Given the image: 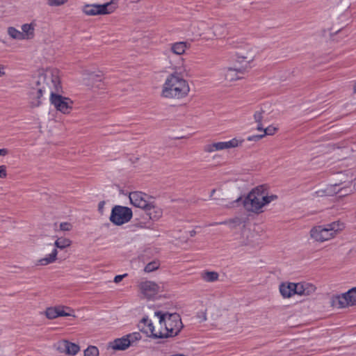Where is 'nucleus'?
I'll return each instance as SVG.
<instances>
[{
    "mask_svg": "<svg viewBox=\"0 0 356 356\" xmlns=\"http://www.w3.org/2000/svg\"><path fill=\"white\" fill-rule=\"evenodd\" d=\"M155 316L159 318L160 325L165 327L164 332L159 331L158 335H154L156 337L164 339L175 337L184 327L180 315L176 312L169 313L157 311L155 312Z\"/></svg>",
    "mask_w": 356,
    "mask_h": 356,
    "instance_id": "f257e3e1",
    "label": "nucleus"
},
{
    "mask_svg": "<svg viewBox=\"0 0 356 356\" xmlns=\"http://www.w3.org/2000/svg\"><path fill=\"white\" fill-rule=\"evenodd\" d=\"M188 82L177 74H171L168 76L162 90V96L165 98L181 99L189 92Z\"/></svg>",
    "mask_w": 356,
    "mask_h": 356,
    "instance_id": "f03ea898",
    "label": "nucleus"
},
{
    "mask_svg": "<svg viewBox=\"0 0 356 356\" xmlns=\"http://www.w3.org/2000/svg\"><path fill=\"white\" fill-rule=\"evenodd\" d=\"M262 186H258L251 190L249 193L243 197L242 196L237 197L227 205L228 207H235L243 205L244 209L254 213L262 212L261 209L264 206L261 198Z\"/></svg>",
    "mask_w": 356,
    "mask_h": 356,
    "instance_id": "7ed1b4c3",
    "label": "nucleus"
},
{
    "mask_svg": "<svg viewBox=\"0 0 356 356\" xmlns=\"http://www.w3.org/2000/svg\"><path fill=\"white\" fill-rule=\"evenodd\" d=\"M252 59H248L246 56H238L236 63L234 67L225 69V78L228 81H233L242 78L241 75L245 73L250 67V63Z\"/></svg>",
    "mask_w": 356,
    "mask_h": 356,
    "instance_id": "20e7f679",
    "label": "nucleus"
},
{
    "mask_svg": "<svg viewBox=\"0 0 356 356\" xmlns=\"http://www.w3.org/2000/svg\"><path fill=\"white\" fill-rule=\"evenodd\" d=\"M47 79L48 76L47 75H40L38 78V80L35 81L37 100L33 101L31 102L32 107H38L41 104L40 99L42 96L43 92H44L48 88V83H46ZM49 79L51 80V83H53L55 90L58 92L59 89L61 88L59 78L57 76H54L51 74ZM33 89H35V88H33Z\"/></svg>",
    "mask_w": 356,
    "mask_h": 356,
    "instance_id": "39448f33",
    "label": "nucleus"
},
{
    "mask_svg": "<svg viewBox=\"0 0 356 356\" xmlns=\"http://www.w3.org/2000/svg\"><path fill=\"white\" fill-rule=\"evenodd\" d=\"M132 216L133 212L130 208L115 205L111 210L109 220L113 224L120 226L129 222Z\"/></svg>",
    "mask_w": 356,
    "mask_h": 356,
    "instance_id": "423d86ee",
    "label": "nucleus"
},
{
    "mask_svg": "<svg viewBox=\"0 0 356 356\" xmlns=\"http://www.w3.org/2000/svg\"><path fill=\"white\" fill-rule=\"evenodd\" d=\"M331 305L337 308H344L348 305H356V287H353L341 295L333 296Z\"/></svg>",
    "mask_w": 356,
    "mask_h": 356,
    "instance_id": "0eeeda50",
    "label": "nucleus"
},
{
    "mask_svg": "<svg viewBox=\"0 0 356 356\" xmlns=\"http://www.w3.org/2000/svg\"><path fill=\"white\" fill-rule=\"evenodd\" d=\"M50 102L57 111H59L64 114L70 113L72 108L73 102L70 99L65 97L59 94H56L52 91L50 94Z\"/></svg>",
    "mask_w": 356,
    "mask_h": 356,
    "instance_id": "6e6552de",
    "label": "nucleus"
},
{
    "mask_svg": "<svg viewBox=\"0 0 356 356\" xmlns=\"http://www.w3.org/2000/svg\"><path fill=\"white\" fill-rule=\"evenodd\" d=\"M115 7L111 2L104 4H86L83 7V12L86 15H106L113 13Z\"/></svg>",
    "mask_w": 356,
    "mask_h": 356,
    "instance_id": "1a4fd4ad",
    "label": "nucleus"
},
{
    "mask_svg": "<svg viewBox=\"0 0 356 356\" xmlns=\"http://www.w3.org/2000/svg\"><path fill=\"white\" fill-rule=\"evenodd\" d=\"M146 196L147 195L145 193L139 191H134L129 193V197L131 204L133 206L140 208L145 211V209H149V208L152 207L151 206V202H149L145 199Z\"/></svg>",
    "mask_w": 356,
    "mask_h": 356,
    "instance_id": "9d476101",
    "label": "nucleus"
},
{
    "mask_svg": "<svg viewBox=\"0 0 356 356\" xmlns=\"http://www.w3.org/2000/svg\"><path fill=\"white\" fill-rule=\"evenodd\" d=\"M312 238L315 239L316 241L323 242L333 238L331 234L330 229L323 227L322 226H318L314 227L310 231Z\"/></svg>",
    "mask_w": 356,
    "mask_h": 356,
    "instance_id": "9b49d317",
    "label": "nucleus"
},
{
    "mask_svg": "<svg viewBox=\"0 0 356 356\" xmlns=\"http://www.w3.org/2000/svg\"><path fill=\"white\" fill-rule=\"evenodd\" d=\"M142 293L147 298H153L159 291V286L155 282L145 281L140 284Z\"/></svg>",
    "mask_w": 356,
    "mask_h": 356,
    "instance_id": "f8f14e48",
    "label": "nucleus"
},
{
    "mask_svg": "<svg viewBox=\"0 0 356 356\" xmlns=\"http://www.w3.org/2000/svg\"><path fill=\"white\" fill-rule=\"evenodd\" d=\"M140 331L145 333L148 337L154 339H161L160 337H156L154 335H158V332H155L154 327L152 321L147 318L144 317L140 321L138 324Z\"/></svg>",
    "mask_w": 356,
    "mask_h": 356,
    "instance_id": "ddd939ff",
    "label": "nucleus"
},
{
    "mask_svg": "<svg viewBox=\"0 0 356 356\" xmlns=\"http://www.w3.org/2000/svg\"><path fill=\"white\" fill-rule=\"evenodd\" d=\"M127 339L125 336L122 338L115 339L113 341L110 343V346L118 350H124L130 346V341Z\"/></svg>",
    "mask_w": 356,
    "mask_h": 356,
    "instance_id": "4468645a",
    "label": "nucleus"
},
{
    "mask_svg": "<svg viewBox=\"0 0 356 356\" xmlns=\"http://www.w3.org/2000/svg\"><path fill=\"white\" fill-rule=\"evenodd\" d=\"M295 289L296 286H294V283L293 282L282 283L280 286V293L284 298H290L293 295H295Z\"/></svg>",
    "mask_w": 356,
    "mask_h": 356,
    "instance_id": "2eb2a0df",
    "label": "nucleus"
},
{
    "mask_svg": "<svg viewBox=\"0 0 356 356\" xmlns=\"http://www.w3.org/2000/svg\"><path fill=\"white\" fill-rule=\"evenodd\" d=\"M152 207L149 209H145V213L152 220H157L162 216V210L158 207H156L152 203H151Z\"/></svg>",
    "mask_w": 356,
    "mask_h": 356,
    "instance_id": "dca6fc26",
    "label": "nucleus"
},
{
    "mask_svg": "<svg viewBox=\"0 0 356 356\" xmlns=\"http://www.w3.org/2000/svg\"><path fill=\"white\" fill-rule=\"evenodd\" d=\"M58 251L56 248H54L51 252L47 257L38 260L36 265L46 266L52 264L57 259Z\"/></svg>",
    "mask_w": 356,
    "mask_h": 356,
    "instance_id": "f3484780",
    "label": "nucleus"
},
{
    "mask_svg": "<svg viewBox=\"0 0 356 356\" xmlns=\"http://www.w3.org/2000/svg\"><path fill=\"white\" fill-rule=\"evenodd\" d=\"M342 184V182L335 183L332 185L327 186L326 188L323 190H319L316 192L317 196L323 197V196H332L335 195V188L339 187Z\"/></svg>",
    "mask_w": 356,
    "mask_h": 356,
    "instance_id": "a211bd4d",
    "label": "nucleus"
},
{
    "mask_svg": "<svg viewBox=\"0 0 356 356\" xmlns=\"http://www.w3.org/2000/svg\"><path fill=\"white\" fill-rule=\"evenodd\" d=\"M187 48L186 42H179L172 44L169 51L176 55L183 54Z\"/></svg>",
    "mask_w": 356,
    "mask_h": 356,
    "instance_id": "6ab92c4d",
    "label": "nucleus"
},
{
    "mask_svg": "<svg viewBox=\"0 0 356 356\" xmlns=\"http://www.w3.org/2000/svg\"><path fill=\"white\" fill-rule=\"evenodd\" d=\"M225 149V142H218L209 144L204 147V151L207 152H212L214 151H218Z\"/></svg>",
    "mask_w": 356,
    "mask_h": 356,
    "instance_id": "aec40b11",
    "label": "nucleus"
},
{
    "mask_svg": "<svg viewBox=\"0 0 356 356\" xmlns=\"http://www.w3.org/2000/svg\"><path fill=\"white\" fill-rule=\"evenodd\" d=\"M72 244V241L69 238L64 237H59L54 243L55 248L63 250L65 248L70 247Z\"/></svg>",
    "mask_w": 356,
    "mask_h": 356,
    "instance_id": "412c9836",
    "label": "nucleus"
},
{
    "mask_svg": "<svg viewBox=\"0 0 356 356\" xmlns=\"http://www.w3.org/2000/svg\"><path fill=\"white\" fill-rule=\"evenodd\" d=\"M261 186H262V196H261V198H262V200H263L264 206L268 204H269L272 201L275 200L277 199V195H268V192H267L266 187L264 185H261Z\"/></svg>",
    "mask_w": 356,
    "mask_h": 356,
    "instance_id": "4be33fe9",
    "label": "nucleus"
},
{
    "mask_svg": "<svg viewBox=\"0 0 356 356\" xmlns=\"http://www.w3.org/2000/svg\"><path fill=\"white\" fill-rule=\"evenodd\" d=\"M22 30L24 34L26 33V38L31 39L34 36V27L32 24H24L22 26Z\"/></svg>",
    "mask_w": 356,
    "mask_h": 356,
    "instance_id": "5701e85b",
    "label": "nucleus"
},
{
    "mask_svg": "<svg viewBox=\"0 0 356 356\" xmlns=\"http://www.w3.org/2000/svg\"><path fill=\"white\" fill-rule=\"evenodd\" d=\"M353 193V189L350 186H345L339 188H337V187L335 188V195L339 194V197H345Z\"/></svg>",
    "mask_w": 356,
    "mask_h": 356,
    "instance_id": "b1692460",
    "label": "nucleus"
},
{
    "mask_svg": "<svg viewBox=\"0 0 356 356\" xmlns=\"http://www.w3.org/2000/svg\"><path fill=\"white\" fill-rule=\"evenodd\" d=\"M8 33L13 39L23 40L25 38L23 33L12 26L8 29Z\"/></svg>",
    "mask_w": 356,
    "mask_h": 356,
    "instance_id": "393cba45",
    "label": "nucleus"
},
{
    "mask_svg": "<svg viewBox=\"0 0 356 356\" xmlns=\"http://www.w3.org/2000/svg\"><path fill=\"white\" fill-rule=\"evenodd\" d=\"M219 275L215 271H206L202 274V278L207 282H214L218 280Z\"/></svg>",
    "mask_w": 356,
    "mask_h": 356,
    "instance_id": "a878e982",
    "label": "nucleus"
},
{
    "mask_svg": "<svg viewBox=\"0 0 356 356\" xmlns=\"http://www.w3.org/2000/svg\"><path fill=\"white\" fill-rule=\"evenodd\" d=\"M264 113V111L263 109H261L259 111H256L254 114V121L257 123V129L259 131L263 130V125L261 124V121L263 119V113Z\"/></svg>",
    "mask_w": 356,
    "mask_h": 356,
    "instance_id": "bb28decb",
    "label": "nucleus"
},
{
    "mask_svg": "<svg viewBox=\"0 0 356 356\" xmlns=\"http://www.w3.org/2000/svg\"><path fill=\"white\" fill-rule=\"evenodd\" d=\"M54 347L56 348V350L59 353H65L67 355V347H68V341H67V340L60 341L54 345Z\"/></svg>",
    "mask_w": 356,
    "mask_h": 356,
    "instance_id": "cd10ccee",
    "label": "nucleus"
},
{
    "mask_svg": "<svg viewBox=\"0 0 356 356\" xmlns=\"http://www.w3.org/2000/svg\"><path fill=\"white\" fill-rule=\"evenodd\" d=\"M45 316L49 319H54L58 318V307L47 308L45 311Z\"/></svg>",
    "mask_w": 356,
    "mask_h": 356,
    "instance_id": "c85d7f7f",
    "label": "nucleus"
},
{
    "mask_svg": "<svg viewBox=\"0 0 356 356\" xmlns=\"http://www.w3.org/2000/svg\"><path fill=\"white\" fill-rule=\"evenodd\" d=\"M243 141H244V140H243V139L238 140L236 138H233V139L230 140L229 141L225 142V149L236 147L241 145Z\"/></svg>",
    "mask_w": 356,
    "mask_h": 356,
    "instance_id": "c756f323",
    "label": "nucleus"
},
{
    "mask_svg": "<svg viewBox=\"0 0 356 356\" xmlns=\"http://www.w3.org/2000/svg\"><path fill=\"white\" fill-rule=\"evenodd\" d=\"M80 350L79 346L68 341V347H67V353L69 355H76Z\"/></svg>",
    "mask_w": 356,
    "mask_h": 356,
    "instance_id": "7c9ffc66",
    "label": "nucleus"
},
{
    "mask_svg": "<svg viewBox=\"0 0 356 356\" xmlns=\"http://www.w3.org/2000/svg\"><path fill=\"white\" fill-rule=\"evenodd\" d=\"M159 267V263L156 261H153L148 263L145 266L144 270L146 273H150V272H152V271L158 269Z\"/></svg>",
    "mask_w": 356,
    "mask_h": 356,
    "instance_id": "2f4dec72",
    "label": "nucleus"
},
{
    "mask_svg": "<svg viewBox=\"0 0 356 356\" xmlns=\"http://www.w3.org/2000/svg\"><path fill=\"white\" fill-rule=\"evenodd\" d=\"M99 350L97 347L90 346L84 350V356H98Z\"/></svg>",
    "mask_w": 356,
    "mask_h": 356,
    "instance_id": "473e14b6",
    "label": "nucleus"
},
{
    "mask_svg": "<svg viewBox=\"0 0 356 356\" xmlns=\"http://www.w3.org/2000/svg\"><path fill=\"white\" fill-rule=\"evenodd\" d=\"M327 229H330L331 234L334 236L336 232L341 229V225L339 222H333L331 224L327 225Z\"/></svg>",
    "mask_w": 356,
    "mask_h": 356,
    "instance_id": "72a5a7b5",
    "label": "nucleus"
},
{
    "mask_svg": "<svg viewBox=\"0 0 356 356\" xmlns=\"http://www.w3.org/2000/svg\"><path fill=\"white\" fill-rule=\"evenodd\" d=\"M125 337L127 339H129V341H130V346L134 342H135L138 340H140L141 339V335L139 332H133L131 334L125 335Z\"/></svg>",
    "mask_w": 356,
    "mask_h": 356,
    "instance_id": "f704fd0d",
    "label": "nucleus"
},
{
    "mask_svg": "<svg viewBox=\"0 0 356 356\" xmlns=\"http://www.w3.org/2000/svg\"><path fill=\"white\" fill-rule=\"evenodd\" d=\"M65 309H67V310H70V308L68 307H64V306H58V317L59 316H74L75 317L74 315H72L69 312H66L65 311Z\"/></svg>",
    "mask_w": 356,
    "mask_h": 356,
    "instance_id": "c9c22d12",
    "label": "nucleus"
},
{
    "mask_svg": "<svg viewBox=\"0 0 356 356\" xmlns=\"http://www.w3.org/2000/svg\"><path fill=\"white\" fill-rule=\"evenodd\" d=\"M294 286H296V289L294 291H296V294L303 296L305 295V282L303 283H294Z\"/></svg>",
    "mask_w": 356,
    "mask_h": 356,
    "instance_id": "e433bc0d",
    "label": "nucleus"
},
{
    "mask_svg": "<svg viewBox=\"0 0 356 356\" xmlns=\"http://www.w3.org/2000/svg\"><path fill=\"white\" fill-rule=\"evenodd\" d=\"M316 286L310 283L305 282V296H309L316 291Z\"/></svg>",
    "mask_w": 356,
    "mask_h": 356,
    "instance_id": "4c0bfd02",
    "label": "nucleus"
},
{
    "mask_svg": "<svg viewBox=\"0 0 356 356\" xmlns=\"http://www.w3.org/2000/svg\"><path fill=\"white\" fill-rule=\"evenodd\" d=\"M67 1V0H47V3L50 6H59Z\"/></svg>",
    "mask_w": 356,
    "mask_h": 356,
    "instance_id": "58836bf2",
    "label": "nucleus"
},
{
    "mask_svg": "<svg viewBox=\"0 0 356 356\" xmlns=\"http://www.w3.org/2000/svg\"><path fill=\"white\" fill-rule=\"evenodd\" d=\"M102 76H103V74L102 72H99L97 74H96L95 72H92L90 74V79L93 81H101Z\"/></svg>",
    "mask_w": 356,
    "mask_h": 356,
    "instance_id": "ea45409f",
    "label": "nucleus"
},
{
    "mask_svg": "<svg viewBox=\"0 0 356 356\" xmlns=\"http://www.w3.org/2000/svg\"><path fill=\"white\" fill-rule=\"evenodd\" d=\"M264 131V134L266 135H270V136H272L273 135L275 131H277V128L274 127H272V126H269L268 127H266V129H264L263 128V130Z\"/></svg>",
    "mask_w": 356,
    "mask_h": 356,
    "instance_id": "a19ab883",
    "label": "nucleus"
},
{
    "mask_svg": "<svg viewBox=\"0 0 356 356\" xmlns=\"http://www.w3.org/2000/svg\"><path fill=\"white\" fill-rule=\"evenodd\" d=\"M72 228V225L67 222H61L60 224V230L61 231H70Z\"/></svg>",
    "mask_w": 356,
    "mask_h": 356,
    "instance_id": "79ce46f5",
    "label": "nucleus"
},
{
    "mask_svg": "<svg viewBox=\"0 0 356 356\" xmlns=\"http://www.w3.org/2000/svg\"><path fill=\"white\" fill-rule=\"evenodd\" d=\"M265 136V134H258V135H253L251 136H249L248 138V140L249 141H258L260 139H261L263 137Z\"/></svg>",
    "mask_w": 356,
    "mask_h": 356,
    "instance_id": "37998d69",
    "label": "nucleus"
},
{
    "mask_svg": "<svg viewBox=\"0 0 356 356\" xmlns=\"http://www.w3.org/2000/svg\"><path fill=\"white\" fill-rule=\"evenodd\" d=\"M7 176L6 166L0 165V178H6Z\"/></svg>",
    "mask_w": 356,
    "mask_h": 356,
    "instance_id": "c03bdc74",
    "label": "nucleus"
},
{
    "mask_svg": "<svg viewBox=\"0 0 356 356\" xmlns=\"http://www.w3.org/2000/svg\"><path fill=\"white\" fill-rule=\"evenodd\" d=\"M127 276V274L116 275L114 277V282L118 283L122 280V279Z\"/></svg>",
    "mask_w": 356,
    "mask_h": 356,
    "instance_id": "a18cd8bd",
    "label": "nucleus"
},
{
    "mask_svg": "<svg viewBox=\"0 0 356 356\" xmlns=\"http://www.w3.org/2000/svg\"><path fill=\"white\" fill-rule=\"evenodd\" d=\"M105 202L104 201H101L98 204V210L99 212L102 213Z\"/></svg>",
    "mask_w": 356,
    "mask_h": 356,
    "instance_id": "49530a36",
    "label": "nucleus"
},
{
    "mask_svg": "<svg viewBox=\"0 0 356 356\" xmlns=\"http://www.w3.org/2000/svg\"><path fill=\"white\" fill-rule=\"evenodd\" d=\"M8 154V150L7 149H0V156H6Z\"/></svg>",
    "mask_w": 356,
    "mask_h": 356,
    "instance_id": "de8ad7c7",
    "label": "nucleus"
},
{
    "mask_svg": "<svg viewBox=\"0 0 356 356\" xmlns=\"http://www.w3.org/2000/svg\"><path fill=\"white\" fill-rule=\"evenodd\" d=\"M195 234H196V232H195V230H191V231L190 232V236H191V237L195 236Z\"/></svg>",
    "mask_w": 356,
    "mask_h": 356,
    "instance_id": "09e8293b",
    "label": "nucleus"
},
{
    "mask_svg": "<svg viewBox=\"0 0 356 356\" xmlns=\"http://www.w3.org/2000/svg\"><path fill=\"white\" fill-rule=\"evenodd\" d=\"M3 69V67L2 65H0V70ZM5 74V72L3 71L0 70V77Z\"/></svg>",
    "mask_w": 356,
    "mask_h": 356,
    "instance_id": "8fccbe9b",
    "label": "nucleus"
},
{
    "mask_svg": "<svg viewBox=\"0 0 356 356\" xmlns=\"http://www.w3.org/2000/svg\"><path fill=\"white\" fill-rule=\"evenodd\" d=\"M218 28H219V26H218V25L213 26V29H214V33H216V32L218 31Z\"/></svg>",
    "mask_w": 356,
    "mask_h": 356,
    "instance_id": "3c124183",
    "label": "nucleus"
},
{
    "mask_svg": "<svg viewBox=\"0 0 356 356\" xmlns=\"http://www.w3.org/2000/svg\"><path fill=\"white\" fill-rule=\"evenodd\" d=\"M216 189H213L211 191V194H210V197H212L213 195H214V193H216Z\"/></svg>",
    "mask_w": 356,
    "mask_h": 356,
    "instance_id": "603ef678",
    "label": "nucleus"
},
{
    "mask_svg": "<svg viewBox=\"0 0 356 356\" xmlns=\"http://www.w3.org/2000/svg\"><path fill=\"white\" fill-rule=\"evenodd\" d=\"M202 320L203 321H206L207 320V317H206V314L204 313V317L202 318Z\"/></svg>",
    "mask_w": 356,
    "mask_h": 356,
    "instance_id": "864d4df0",
    "label": "nucleus"
},
{
    "mask_svg": "<svg viewBox=\"0 0 356 356\" xmlns=\"http://www.w3.org/2000/svg\"><path fill=\"white\" fill-rule=\"evenodd\" d=\"M353 191H354V190H356V182L354 184V186H353Z\"/></svg>",
    "mask_w": 356,
    "mask_h": 356,
    "instance_id": "5fc2aeb1",
    "label": "nucleus"
},
{
    "mask_svg": "<svg viewBox=\"0 0 356 356\" xmlns=\"http://www.w3.org/2000/svg\"><path fill=\"white\" fill-rule=\"evenodd\" d=\"M217 224H219V225L226 224V222H218Z\"/></svg>",
    "mask_w": 356,
    "mask_h": 356,
    "instance_id": "6e6d98bb",
    "label": "nucleus"
},
{
    "mask_svg": "<svg viewBox=\"0 0 356 356\" xmlns=\"http://www.w3.org/2000/svg\"><path fill=\"white\" fill-rule=\"evenodd\" d=\"M354 91H355V92L356 93V83H355V86H354Z\"/></svg>",
    "mask_w": 356,
    "mask_h": 356,
    "instance_id": "4d7b16f0",
    "label": "nucleus"
}]
</instances>
